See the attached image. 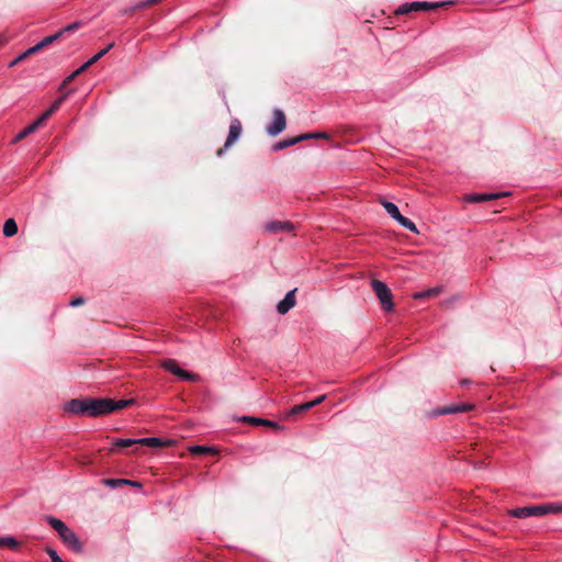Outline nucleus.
Returning a JSON list of instances; mask_svg holds the SVG:
<instances>
[{"label":"nucleus","mask_w":562,"mask_h":562,"mask_svg":"<svg viewBox=\"0 0 562 562\" xmlns=\"http://www.w3.org/2000/svg\"><path fill=\"white\" fill-rule=\"evenodd\" d=\"M473 408L471 404H454L434 411V416L469 412Z\"/></svg>","instance_id":"11"},{"label":"nucleus","mask_w":562,"mask_h":562,"mask_svg":"<svg viewBox=\"0 0 562 562\" xmlns=\"http://www.w3.org/2000/svg\"><path fill=\"white\" fill-rule=\"evenodd\" d=\"M312 408V405H310L308 402L306 403H303V404H300V405H295L293 406L289 413H288V416H292V415H295V414H299V413H302V412H305V411H308Z\"/></svg>","instance_id":"27"},{"label":"nucleus","mask_w":562,"mask_h":562,"mask_svg":"<svg viewBox=\"0 0 562 562\" xmlns=\"http://www.w3.org/2000/svg\"><path fill=\"white\" fill-rule=\"evenodd\" d=\"M92 65H93V64H92L90 60H88V61H86L83 65H81V66L79 67V71H82V72H83L85 70H87V69H88L89 67H91Z\"/></svg>","instance_id":"37"},{"label":"nucleus","mask_w":562,"mask_h":562,"mask_svg":"<svg viewBox=\"0 0 562 562\" xmlns=\"http://www.w3.org/2000/svg\"><path fill=\"white\" fill-rule=\"evenodd\" d=\"M513 517L527 518L531 516H542L541 505L518 507L509 510Z\"/></svg>","instance_id":"9"},{"label":"nucleus","mask_w":562,"mask_h":562,"mask_svg":"<svg viewBox=\"0 0 562 562\" xmlns=\"http://www.w3.org/2000/svg\"><path fill=\"white\" fill-rule=\"evenodd\" d=\"M68 93H65L63 94L61 97H59L52 105H50V109L53 110V112H55L56 110L59 109V106L61 105V103L65 101V99L67 98Z\"/></svg>","instance_id":"32"},{"label":"nucleus","mask_w":562,"mask_h":562,"mask_svg":"<svg viewBox=\"0 0 562 562\" xmlns=\"http://www.w3.org/2000/svg\"><path fill=\"white\" fill-rule=\"evenodd\" d=\"M36 130H37V124L32 123L29 126H26L24 130H22L19 134H16L12 142L18 143L21 139H23L24 137H26L27 135L34 133Z\"/></svg>","instance_id":"23"},{"label":"nucleus","mask_w":562,"mask_h":562,"mask_svg":"<svg viewBox=\"0 0 562 562\" xmlns=\"http://www.w3.org/2000/svg\"><path fill=\"white\" fill-rule=\"evenodd\" d=\"M240 134H241V124L237 119H234L231 122L229 133H228L227 139L225 142L224 148H220L217 150V155L221 156L223 154L224 149H227L228 147H231L239 138Z\"/></svg>","instance_id":"8"},{"label":"nucleus","mask_w":562,"mask_h":562,"mask_svg":"<svg viewBox=\"0 0 562 562\" xmlns=\"http://www.w3.org/2000/svg\"><path fill=\"white\" fill-rule=\"evenodd\" d=\"M0 546L3 547L4 546V537H0Z\"/></svg>","instance_id":"43"},{"label":"nucleus","mask_w":562,"mask_h":562,"mask_svg":"<svg viewBox=\"0 0 562 562\" xmlns=\"http://www.w3.org/2000/svg\"><path fill=\"white\" fill-rule=\"evenodd\" d=\"M74 76L69 75L65 80H64V85H68L69 82H71L74 80Z\"/></svg>","instance_id":"38"},{"label":"nucleus","mask_w":562,"mask_h":562,"mask_svg":"<svg viewBox=\"0 0 562 562\" xmlns=\"http://www.w3.org/2000/svg\"><path fill=\"white\" fill-rule=\"evenodd\" d=\"M82 71H79V68L77 70H75L71 76H74V78H76L79 74H81Z\"/></svg>","instance_id":"41"},{"label":"nucleus","mask_w":562,"mask_h":562,"mask_svg":"<svg viewBox=\"0 0 562 562\" xmlns=\"http://www.w3.org/2000/svg\"><path fill=\"white\" fill-rule=\"evenodd\" d=\"M46 553L52 559V562H64L53 548H46Z\"/></svg>","instance_id":"31"},{"label":"nucleus","mask_w":562,"mask_h":562,"mask_svg":"<svg viewBox=\"0 0 562 562\" xmlns=\"http://www.w3.org/2000/svg\"><path fill=\"white\" fill-rule=\"evenodd\" d=\"M82 71H79V68L77 70H75L71 76H74V78H76L79 74H81Z\"/></svg>","instance_id":"40"},{"label":"nucleus","mask_w":562,"mask_h":562,"mask_svg":"<svg viewBox=\"0 0 562 562\" xmlns=\"http://www.w3.org/2000/svg\"><path fill=\"white\" fill-rule=\"evenodd\" d=\"M138 443L146 447H160L162 446V442L159 438L156 437H147V438H140L137 439Z\"/></svg>","instance_id":"24"},{"label":"nucleus","mask_w":562,"mask_h":562,"mask_svg":"<svg viewBox=\"0 0 562 562\" xmlns=\"http://www.w3.org/2000/svg\"><path fill=\"white\" fill-rule=\"evenodd\" d=\"M18 233V225L13 218H9L3 225V235L11 237Z\"/></svg>","instance_id":"21"},{"label":"nucleus","mask_w":562,"mask_h":562,"mask_svg":"<svg viewBox=\"0 0 562 562\" xmlns=\"http://www.w3.org/2000/svg\"><path fill=\"white\" fill-rule=\"evenodd\" d=\"M66 86H67V85H64V81H63V82H61V85H60V87H59V89L61 90V89L66 88Z\"/></svg>","instance_id":"44"},{"label":"nucleus","mask_w":562,"mask_h":562,"mask_svg":"<svg viewBox=\"0 0 562 562\" xmlns=\"http://www.w3.org/2000/svg\"><path fill=\"white\" fill-rule=\"evenodd\" d=\"M397 223L402 225L403 227L407 228L414 234H419V231L417 229L416 225L407 217L403 216L397 220Z\"/></svg>","instance_id":"25"},{"label":"nucleus","mask_w":562,"mask_h":562,"mask_svg":"<svg viewBox=\"0 0 562 562\" xmlns=\"http://www.w3.org/2000/svg\"><path fill=\"white\" fill-rule=\"evenodd\" d=\"M190 451L195 454H203L211 451V448L205 446H194L190 449Z\"/></svg>","instance_id":"30"},{"label":"nucleus","mask_w":562,"mask_h":562,"mask_svg":"<svg viewBox=\"0 0 562 562\" xmlns=\"http://www.w3.org/2000/svg\"><path fill=\"white\" fill-rule=\"evenodd\" d=\"M83 303H85L83 297H76V299L70 301L69 305L72 306V307H77V306L82 305Z\"/></svg>","instance_id":"34"},{"label":"nucleus","mask_w":562,"mask_h":562,"mask_svg":"<svg viewBox=\"0 0 562 562\" xmlns=\"http://www.w3.org/2000/svg\"><path fill=\"white\" fill-rule=\"evenodd\" d=\"M266 231L272 234L279 232H291L293 229V224L289 221H272L266 224Z\"/></svg>","instance_id":"12"},{"label":"nucleus","mask_w":562,"mask_h":562,"mask_svg":"<svg viewBox=\"0 0 562 562\" xmlns=\"http://www.w3.org/2000/svg\"><path fill=\"white\" fill-rule=\"evenodd\" d=\"M20 61H21V59H19V56H18L15 59H13V60L10 63V67H13V66L18 65Z\"/></svg>","instance_id":"39"},{"label":"nucleus","mask_w":562,"mask_h":562,"mask_svg":"<svg viewBox=\"0 0 562 562\" xmlns=\"http://www.w3.org/2000/svg\"><path fill=\"white\" fill-rule=\"evenodd\" d=\"M325 398H326V395H321L317 398H315L314 401H311L308 403H310V405H312V408H313V407L319 405L321 403H323Z\"/></svg>","instance_id":"35"},{"label":"nucleus","mask_w":562,"mask_h":562,"mask_svg":"<svg viewBox=\"0 0 562 562\" xmlns=\"http://www.w3.org/2000/svg\"><path fill=\"white\" fill-rule=\"evenodd\" d=\"M77 27V24H71L67 27H65L64 30L53 34V35H48L46 37H44L38 44L41 46V48L43 49L44 47L53 44L57 38H59L65 32H68V31H72Z\"/></svg>","instance_id":"15"},{"label":"nucleus","mask_w":562,"mask_h":562,"mask_svg":"<svg viewBox=\"0 0 562 562\" xmlns=\"http://www.w3.org/2000/svg\"><path fill=\"white\" fill-rule=\"evenodd\" d=\"M11 549H15L18 547V541L12 537H4V546Z\"/></svg>","instance_id":"33"},{"label":"nucleus","mask_w":562,"mask_h":562,"mask_svg":"<svg viewBox=\"0 0 562 562\" xmlns=\"http://www.w3.org/2000/svg\"><path fill=\"white\" fill-rule=\"evenodd\" d=\"M240 420L244 423L251 424L254 426H268V427H271L277 430L282 429V427L278 423L269 420V419H262V418H257V417H251V416H243L240 418Z\"/></svg>","instance_id":"14"},{"label":"nucleus","mask_w":562,"mask_h":562,"mask_svg":"<svg viewBox=\"0 0 562 562\" xmlns=\"http://www.w3.org/2000/svg\"><path fill=\"white\" fill-rule=\"evenodd\" d=\"M103 484L112 488L119 487L121 485H131L137 487L140 486L139 482L127 479H105L103 480Z\"/></svg>","instance_id":"16"},{"label":"nucleus","mask_w":562,"mask_h":562,"mask_svg":"<svg viewBox=\"0 0 562 562\" xmlns=\"http://www.w3.org/2000/svg\"><path fill=\"white\" fill-rule=\"evenodd\" d=\"M41 49H42V48H41L40 44L37 43L36 45H34V46L30 47V48L25 52V55H29V56H30V55H32V54L37 53V52H38V50H41Z\"/></svg>","instance_id":"36"},{"label":"nucleus","mask_w":562,"mask_h":562,"mask_svg":"<svg viewBox=\"0 0 562 562\" xmlns=\"http://www.w3.org/2000/svg\"><path fill=\"white\" fill-rule=\"evenodd\" d=\"M132 403H134L133 398L132 400H120V401H114V400L110 398V406H112V412L122 409V408L131 405Z\"/></svg>","instance_id":"26"},{"label":"nucleus","mask_w":562,"mask_h":562,"mask_svg":"<svg viewBox=\"0 0 562 562\" xmlns=\"http://www.w3.org/2000/svg\"><path fill=\"white\" fill-rule=\"evenodd\" d=\"M387 214L397 222L402 217L401 212L398 211V207L389 201H382L381 202Z\"/></svg>","instance_id":"18"},{"label":"nucleus","mask_w":562,"mask_h":562,"mask_svg":"<svg viewBox=\"0 0 562 562\" xmlns=\"http://www.w3.org/2000/svg\"><path fill=\"white\" fill-rule=\"evenodd\" d=\"M27 56H29V55H25V52H24L23 54H21V55L19 56V59H21V61H22V60H23V59H25Z\"/></svg>","instance_id":"42"},{"label":"nucleus","mask_w":562,"mask_h":562,"mask_svg":"<svg viewBox=\"0 0 562 562\" xmlns=\"http://www.w3.org/2000/svg\"><path fill=\"white\" fill-rule=\"evenodd\" d=\"M47 522L58 533L65 544H67L72 551L77 553L82 552V544L80 540L65 522L52 516L47 517Z\"/></svg>","instance_id":"1"},{"label":"nucleus","mask_w":562,"mask_h":562,"mask_svg":"<svg viewBox=\"0 0 562 562\" xmlns=\"http://www.w3.org/2000/svg\"><path fill=\"white\" fill-rule=\"evenodd\" d=\"M87 416L97 417L112 413L110 398H87Z\"/></svg>","instance_id":"3"},{"label":"nucleus","mask_w":562,"mask_h":562,"mask_svg":"<svg viewBox=\"0 0 562 562\" xmlns=\"http://www.w3.org/2000/svg\"><path fill=\"white\" fill-rule=\"evenodd\" d=\"M441 291H442L441 286H435V288H431V289H428V290L415 293L413 295V297L415 300H423V299H427V297H431V296H437V295H439L441 293Z\"/></svg>","instance_id":"17"},{"label":"nucleus","mask_w":562,"mask_h":562,"mask_svg":"<svg viewBox=\"0 0 562 562\" xmlns=\"http://www.w3.org/2000/svg\"><path fill=\"white\" fill-rule=\"evenodd\" d=\"M321 137H327L326 134H319V133H308V134H302V135H299L296 137H292V138H288V139H282L278 143H276L273 146H272V149L274 151H279V150H282L284 148H288L292 145H295L297 143H300L301 140H305V139H311V138H321Z\"/></svg>","instance_id":"5"},{"label":"nucleus","mask_w":562,"mask_h":562,"mask_svg":"<svg viewBox=\"0 0 562 562\" xmlns=\"http://www.w3.org/2000/svg\"><path fill=\"white\" fill-rule=\"evenodd\" d=\"M114 46L113 43L109 44L105 48L98 52L94 56H92L89 60L92 64H95L99 59H101L112 47Z\"/></svg>","instance_id":"28"},{"label":"nucleus","mask_w":562,"mask_h":562,"mask_svg":"<svg viewBox=\"0 0 562 562\" xmlns=\"http://www.w3.org/2000/svg\"><path fill=\"white\" fill-rule=\"evenodd\" d=\"M371 288L378 296L382 307L386 312H391L394 308L393 295L387 285L380 280H372Z\"/></svg>","instance_id":"2"},{"label":"nucleus","mask_w":562,"mask_h":562,"mask_svg":"<svg viewBox=\"0 0 562 562\" xmlns=\"http://www.w3.org/2000/svg\"><path fill=\"white\" fill-rule=\"evenodd\" d=\"M53 110L49 108L46 110L35 122L34 124H37V128L53 114Z\"/></svg>","instance_id":"29"},{"label":"nucleus","mask_w":562,"mask_h":562,"mask_svg":"<svg viewBox=\"0 0 562 562\" xmlns=\"http://www.w3.org/2000/svg\"><path fill=\"white\" fill-rule=\"evenodd\" d=\"M542 516L562 513V503H549L541 505Z\"/></svg>","instance_id":"19"},{"label":"nucleus","mask_w":562,"mask_h":562,"mask_svg":"<svg viewBox=\"0 0 562 562\" xmlns=\"http://www.w3.org/2000/svg\"><path fill=\"white\" fill-rule=\"evenodd\" d=\"M443 3H439V2H412V3H406V4H403L401 5L395 12L397 14H405V13H408V12H412V11H426V10H431V9H436L440 5H442Z\"/></svg>","instance_id":"7"},{"label":"nucleus","mask_w":562,"mask_h":562,"mask_svg":"<svg viewBox=\"0 0 562 562\" xmlns=\"http://www.w3.org/2000/svg\"><path fill=\"white\" fill-rule=\"evenodd\" d=\"M65 409L74 415H87V398H76L66 403Z\"/></svg>","instance_id":"10"},{"label":"nucleus","mask_w":562,"mask_h":562,"mask_svg":"<svg viewBox=\"0 0 562 562\" xmlns=\"http://www.w3.org/2000/svg\"><path fill=\"white\" fill-rule=\"evenodd\" d=\"M295 305V290L289 291L284 299L277 305V311L280 314L288 313Z\"/></svg>","instance_id":"13"},{"label":"nucleus","mask_w":562,"mask_h":562,"mask_svg":"<svg viewBox=\"0 0 562 562\" xmlns=\"http://www.w3.org/2000/svg\"><path fill=\"white\" fill-rule=\"evenodd\" d=\"M162 368L172 374L187 380V381H198L199 376L196 374L190 373L183 369H181L175 360L168 359L162 362Z\"/></svg>","instance_id":"6"},{"label":"nucleus","mask_w":562,"mask_h":562,"mask_svg":"<svg viewBox=\"0 0 562 562\" xmlns=\"http://www.w3.org/2000/svg\"><path fill=\"white\" fill-rule=\"evenodd\" d=\"M272 114V123L266 127V131L270 136H277L285 130L286 120L285 114L280 109H274Z\"/></svg>","instance_id":"4"},{"label":"nucleus","mask_w":562,"mask_h":562,"mask_svg":"<svg viewBox=\"0 0 562 562\" xmlns=\"http://www.w3.org/2000/svg\"><path fill=\"white\" fill-rule=\"evenodd\" d=\"M502 195H505V193H496V194H472L468 196L469 202L479 203L492 199H497Z\"/></svg>","instance_id":"20"},{"label":"nucleus","mask_w":562,"mask_h":562,"mask_svg":"<svg viewBox=\"0 0 562 562\" xmlns=\"http://www.w3.org/2000/svg\"><path fill=\"white\" fill-rule=\"evenodd\" d=\"M138 443L137 439H130V438H126V439H117L113 442V447L111 448V451H115L120 448H126V447H131L133 445H136Z\"/></svg>","instance_id":"22"}]
</instances>
